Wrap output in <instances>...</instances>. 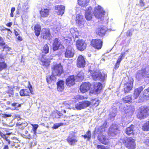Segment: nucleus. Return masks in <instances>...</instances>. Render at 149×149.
<instances>
[{
    "mask_svg": "<svg viewBox=\"0 0 149 149\" xmlns=\"http://www.w3.org/2000/svg\"><path fill=\"white\" fill-rule=\"evenodd\" d=\"M120 63H118V62H116V63L115 65V67H114L115 69L116 70L118 68L120 65Z\"/></svg>",
    "mask_w": 149,
    "mask_h": 149,
    "instance_id": "58",
    "label": "nucleus"
},
{
    "mask_svg": "<svg viewBox=\"0 0 149 149\" xmlns=\"http://www.w3.org/2000/svg\"><path fill=\"white\" fill-rule=\"evenodd\" d=\"M41 64L45 67H47L49 65V63L48 62H47L46 61H42Z\"/></svg>",
    "mask_w": 149,
    "mask_h": 149,
    "instance_id": "52",
    "label": "nucleus"
},
{
    "mask_svg": "<svg viewBox=\"0 0 149 149\" xmlns=\"http://www.w3.org/2000/svg\"><path fill=\"white\" fill-rule=\"evenodd\" d=\"M91 104V102L89 101H83L77 103L75 105V108L77 109L80 110L88 107Z\"/></svg>",
    "mask_w": 149,
    "mask_h": 149,
    "instance_id": "8",
    "label": "nucleus"
},
{
    "mask_svg": "<svg viewBox=\"0 0 149 149\" xmlns=\"http://www.w3.org/2000/svg\"><path fill=\"white\" fill-rule=\"evenodd\" d=\"M41 51L43 54H46L49 52V48L47 44L45 45L44 46L41 48Z\"/></svg>",
    "mask_w": 149,
    "mask_h": 149,
    "instance_id": "32",
    "label": "nucleus"
},
{
    "mask_svg": "<svg viewBox=\"0 0 149 149\" xmlns=\"http://www.w3.org/2000/svg\"><path fill=\"white\" fill-rule=\"evenodd\" d=\"M99 141L104 144H106L108 143V139L104 135H99L98 137Z\"/></svg>",
    "mask_w": 149,
    "mask_h": 149,
    "instance_id": "29",
    "label": "nucleus"
},
{
    "mask_svg": "<svg viewBox=\"0 0 149 149\" xmlns=\"http://www.w3.org/2000/svg\"><path fill=\"white\" fill-rule=\"evenodd\" d=\"M51 36L50 31L48 29L44 28L42 29L41 33L42 38L45 39L49 40Z\"/></svg>",
    "mask_w": 149,
    "mask_h": 149,
    "instance_id": "13",
    "label": "nucleus"
},
{
    "mask_svg": "<svg viewBox=\"0 0 149 149\" xmlns=\"http://www.w3.org/2000/svg\"><path fill=\"white\" fill-rule=\"evenodd\" d=\"M28 132L27 131H26L25 132V135L24 136V137L26 138L30 139L31 138V135L29 134H28Z\"/></svg>",
    "mask_w": 149,
    "mask_h": 149,
    "instance_id": "50",
    "label": "nucleus"
},
{
    "mask_svg": "<svg viewBox=\"0 0 149 149\" xmlns=\"http://www.w3.org/2000/svg\"><path fill=\"white\" fill-rule=\"evenodd\" d=\"M93 11L91 6H89L86 9L85 13V18L88 20H91L92 18Z\"/></svg>",
    "mask_w": 149,
    "mask_h": 149,
    "instance_id": "20",
    "label": "nucleus"
},
{
    "mask_svg": "<svg viewBox=\"0 0 149 149\" xmlns=\"http://www.w3.org/2000/svg\"><path fill=\"white\" fill-rule=\"evenodd\" d=\"M123 110H124V111H122V112L124 113L125 114H126V115H131L133 113L134 109L133 107L130 106L128 109H126L125 107H124Z\"/></svg>",
    "mask_w": 149,
    "mask_h": 149,
    "instance_id": "24",
    "label": "nucleus"
},
{
    "mask_svg": "<svg viewBox=\"0 0 149 149\" xmlns=\"http://www.w3.org/2000/svg\"><path fill=\"white\" fill-rule=\"evenodd\" d=\"M105 13V11L100 6L98 5L95 7L93 14L96 18L101 19L104 17Z\"/></svg>",
    "mask_w": 149,
    "mask_h": 149,
    "instance_id": "5",
    "label": "nucleus"
},
{
    "mask_svg": "<svg viewBox=\"0 0 149 149\" xmlns=\"http://www.w3.org/2000/svg\"><path fill=\"white\" fill-rule=\"evenodd\" d=\"M123 100L125 103H129L132 102V97L131 95L126 96L123 98Z\"/></svg>",
    "mask_w": 149,
    "mask_h": 149,
    "instance_id": "36",
    "label": "nucleus"
},
{
    "mask_svg": "<svg viewBox=\"0 0 149 149\" xmlns=\"http://www.w3.org/2000/svg\"><path fill=\"white\" fill-rule=\"evenodd\" d=\"M102 43V41L100 39L93 40L91 41V45L97 49L101 48Z\"/></svg>",
    "mask_w": 149,
    "mask_h": 149,
    "instance_id": "11",
    "label": "nucleus"
},
{
    "mask_svg": "<svg viewBox=\"0 0 149 149\" xmlns=\"http://www.w3.org/2000/svg\"><path fill=\"white\" fill-rule=\"evenodd\" d=\"M36 35L38 37L40 35L41 30V26L38 24L36 25L34 27Z\"/></svg>",
    "mask_w": 149,
    "mask_h": 149,
    "instance_id": "31",
    "label": "nucleus"
},
{
    "mask_svg": "<svg viewBox=\"0 0 149 149\" xmlns=\"http://www.w3.org/2000/svg\"><path fill=\"white\" fill-rule=\"evenodd\" d=\"M149 66L143 67L141 70H138L136 74V78L138 81L146 78V80H149Z\"/></svg>",
    "mask_w": 149,
    "mask_h": 149,
    "instance_id": "2",
    "label": "nucleus"
},
{
    "mask_svg": "<svg viewBox=\"0 0 149 149\" xmlns=\"http://www.w3.org/2000/svg\"><path fill=\"white\" fill-rule=\"evenodd\" d=\"M21 107V104L18 103L14 102L11 103L8 109H10L12 110H19V108Z\"/></svg>",
    "mask_w": 149,
    "mask_h": 149,
    "instance_id": "26",
    "label": "nucleus"
},
{
    "mask_svg": "<svg viewBox=\"0 0 149 149\" xmlns=\"http://www.w3.org/2000/svg\"><path fill=\"white\" fill-rule=\"evenodd\" d=\"M70 31L74 39L78 38L79 35L78 30L77 28H72L70 30Z\"/></svg>",
    "mask_w": 149,
    "mask_h": 149,
    "instance_id": "21",
    "label": "nucleus"
},
{
    "mask_svg": "<svg viewBox=\"0 0 149 149\" xmlns=\"http://www.w3.org/2000/svg\"><path fill=\"white\" fill-rule=\"evenodd\" d=\"M119 131L117 127V125L113 124L109 129L108 134L109 136H113L119 133Z\"/></svg>",
    "mask_w": 149,
    "mask_h": 149,
    "instance_id": "9",
    "label": "nucleus"
},
{
    "mask_svg": "<svg viewBox=\"0 0 149 149\" xmlns=\"http://www.w3.org/2000/svg\"><path fill=\"white\" fill-rule=\"evenodd\" d=\"M144 88L143 86H140L134 90L133 96L135 99L137 98L140 95V93L142 91H143Z\"/></svg>",
    "mask_w": 149,
    "mask_h": 149,
    "instance_id": "23",
    "label": "nucleus"
},
{
    "mask_svg": "<svg viewBox=\"0 0 149 149\" xmlns=\"http://www.w3.org/2000/svg\"><path fill=\"white\" fill-rule=\"evenodd\" d=\"M79 78L80 80H81L84 78V76L83 74H81V73L80 72L77 74V76L76 77V79Z\"/></svg>",
    "mask_w": 149,
    "mask_h": 149,
    "instance_id": "51",
    "label": "nucleus"
},
{
    "mask_svg": "<svg viewBox=\"0 0 149 149\" xmlns=\"http://www.w3.org/2000/svg\"><path fill=\"white\" fill-rule=\"evenodd\" d=\"M102 84L100 82L96 83L94 84V90L97 92L100 91L102 89Z\"/></svg>",
    "mask_w": 149,
    "mask_h": 149,
    "instance_id": "30",
    "label": "nucleus"
},
{
    "mask_svg": "<svg viewBox=\"0 0 149 149\" xmlns=\"http://www.w3.org/2000/svg\"><path fill=\"white\" fill-rule=\"evenodd\" d=\"M133 81V79H132L125 84L124 90L125 93H129L132 90V88Z\"/></svg>",
    "mask_w": 149,
    "mask_h": 149,
    "instance_id": "14",
    "label": "nucleus"
},
{
    "mask_svg": "<svg viewBox=\"0 0 149 149\" xmlns=\"http://www.w3.org/2000/svg\"><path fill=\"white\" fill-rule=\"evenodd\" d=\"M2 47L3 49L2 51H5L6 53H7L8 52L10 51L11 49V48L8 45L6 44Z\"/></svg>",
    "mask_w": 149,
    "mask_h": 149,
    "instance_id": "43",
    "label": "nucleus"
},
{
    "mask_svg": "<svg viewBox=\"0 0 149 149\" xmlns=\"http://www.w3.org/2000/svg\"><path fill=\"white\" fill-rule=\"evenodd\" d=\"M144 0H140V5L141 6H143L145 5V2L143 1Z\"/></svg>",
    "mask_w": 149,
    "mask_h": 149,
    "instance_id": "60",
    "label": "nucleus"
},
{
    "mask_svg": "<svg viewBox=\"0 0 149 149\" xmlns=\"http://www.w3.org/2000/svg\"><path fill=\"white\" fill-rule=\"evenodd\" d=\"M121 142L125 143L126 147L129 149H134L136 148L135 140L132 137L121 139Z\"/></svg>",
    "mask_w": 149,
    "mask_h": 149,
    "instance_id": "3",
    "label": "nucleus"
},
{
    "mask_svg": "<svg viewBox=\"0 0 149 149\" xmlns=\"http://www.w3.org/2000/svg\"><path fill=\"white\" fill-rule=\"evenodd\" d=\"M24 89V91H25V95L26 96H30L32 94L33 91L32 88Z\"/></svg>",
    "mask_w": 149,
    "mask_h": 149,
    "instance_id": "37",
    "label": "nucleus"
},
{
    "mask_svg": "<svg viewBox=\"0 0 149 149\" xmlns=\"http://www.w3.org/2000/svg\"><path fill=\"white\" fill-rule=\"evenodd\" d=\"M7 67V64L5 62H0V71L6 69Z\"/></svg>",
    "mask_w": 149,
    "mask_h": 149,
    "instance_id": "40",
    "label": "nucleus"
},
{
    "mask_svg": "<svg viewBox=\"0 0 149 149\" xmlns=\"http://www.w3.org/2000/svg\"><path fill=\"white\" fill-rule=\"evenodd\" d=\"M71 34L70 32V31H65V34L63 35V37L64 39L66 40H68V39L71 38Z\"/></svg>",
    "mask_w": 149,
    "mask_h": 149,
    "instance_id": "35",
    "label": "nucleus"
},
{
    "mask_svg": "<svg viewBox=\"0 0 149 149\" xmlns=\"http://www.w3.org/2000/svg\"><path fill=\"white\" fill-rule=\"evenodd\" d=\"M106 30L102 28H99L96 31V33L100 36L104 35Z\"/></svg>",
    "mask_w": 149,
    "mask_h": 149,
    "instance_id": "34",
    "label": "nucleus"
},
{
    "mask_svg": "<svg viewBox=\"0 0 149 149\" xmlns=\"http://www.w3.org/2000/svg\"><path fill=\"white\" fill-rule=\"evenodd\" d=\"M97 148L99 149H104V146L102 145H97Z\"/></svg>",
    "mask_w": 149,
    "mask_h": 149,
    "instance_id": "62",
    "label": "nucleus"
},
{
    "mask_svg": "<svg viewBox=\"0 0 149 149\" xmlns=\"http://www.w3.org/2000/svg\"><path fill=\"white\" fill-rule=\"evenodd\" d=\"M90 73L93 80H100L104 81L107 77L106 74L102 75L101 72L99 71L90 70Z\"/></svg>",
    "mask_w": 149,
    "mask_h": 149,
    "instance_id": "4",
    "label": "nucleus"
},
{
    "mask_svg": "<svg viewBox=\"0 0 149 149\" xmlns=\"http://www.w3.org/2000/svg\"><path fill=\"white\" fill-rule=\"evenodd\" d=\"M143 129L144 131L149 130V121L145 123L143 126Z\"/></svg>",
    "mask_w": 149,
    "mask_h": 149,
    "instance_id": "42",
    "label": "nucleus"
},
{
    "mask_svg": "<svg viewBox=\"0 0 149 149\" xmlns=\"http://www.w3.org/2000/svg\"><path fill=\"white\" fill-rule=\"evenodd\" d=\"M120 63H118V62H116V63L115 65V67H114L115 69L116 70L118 68L120 65Z\"/></svg>",
    "mask_w": 149,
    "mask_h": 149,
    "instance_id": "57",
    "label": "nucleus"
},
{
    "mask_svg": "<svg viewBox=\"0 0 149 149\" xmlns=\"http://www.w3.org/2000/svg\"><path fill=\"white\" fill-rule=\"evenodd\" d=\"M145 143L148 146H149V137L146 138L145 141Z\"/></svg>",
    "mask_w": 149,
    "mask_h": 149,
    "instance_id": "59",
    "label": "nucleus"
},
{
    "mask_svg": "<svg viewBox=\"0 0 149 149\" xmlns=\"http://www.w3.org/2000/svg\"><path fill=\"white\" fill-rule=\"evenodd\" d=\"M67 140L70 145H74L78 141L76 136L73 133L70 134Z\"/></svg>",
    "mask_w": 149,
    "mask_h": 149,
    "instance_id": "10",
    "label": "nucleus"
},
{
    "mask_svg": "<svg viewBox=\"0 0 149 149\" xmlns=\"http://www.w3.org/2000/svg\"><path fill=\"white\" fill-rule=\"evenodd\" d=\"M63 115L62 113L59 111H57L55 113V117L57 118H61Z\"/></svg>",
    "mask_w": 149,
    "mask_h": 149,
    "instance_id": "45",
    "label": "nucleus"
},
{
    "mask_svg": "<svg viewBox=\"0 0 149 149\" xmlns=\"http://www.w3.org/2000/svg\"><path fill=\"white\" fill-rule=\"evenodd\" d=\"M20 95L21 96H26L25 95V91L24 90V89H21L19 92Z\"/></svg>",
    "mask_w": 149,
    "mask_h": 149,
    "instance_id": "53",
    "label": "nucleus"
},
{
    "mask_svg": "<svg viewBox=\"0 0 149 149\" xmlns=\"http://www.w3.org/2000/svg\"><path fill=\"white\" fill-rule=\"evenodd\" d=\"M134 126L132 125L130 127H127L125 130L126 133L128 135H133V129Z\"/></svg>",
    "mask_w": 149,
    "mask_h": 149,
    "instance_id": "28",
    "label": "nucleus"
},
{
    "mask_svg": "<svg viewBox=\"0 0 149 149\" xmlns=\"http://www.w3.org/2000/svg\"><path fill=\"white\" fill-rule=\"evenodd\" d=\"M3 116L4 118L10 117L12 115L11 114H3Z\"/></svg>",
    "mask_w": 149,
    "mask_h": 149,
    "instance_id": "55",
    "label": "nucleus"
},
{
    "mask_svg": "<svg viewBox=\"0 0 149 149\" xmlns=\"http://www.w3.org/2000/svg\"><path fill=\"white\" fill-rule=\"evenodd\" d=\"M104 126H101L100 127V128L99 129V130H100V132H103L105 130V127Z\"/></svg>",
    "mask_w": 149,
    "mask_h": 149,
    "instance_id": "61",
    "label": "nucleus"
},
{
    "mask_svg": "<svg viewBox=\"0 0 149 149\" xmlns=\"http://www.w3.org/2000/svg\"><path fill=\"white\" fill-rule=\"evenodd\" d=\"M4 56L2 54H0V62H5Z\"/></svg>",
    "mask_w": 149,
    "mask_h": 149,
    "instance_id": "54",
    "label": "nucleus"
},
{
    "mask_svg": "<svg viewBox=\"0 0 149 149\" xmlns=\"http://www.w3.org/2000/svg\"><path fill=\"white\" fill-rule=\"evenodd\" d=\"M86 61L85 58L82 55L79 56L77 60V66L78 67L83 68L85 67Z\"/></svg>",
    "mask_w": 149,
    "mask_h": 149,
    "instance_id": "12",
    "label": "nucleus"
},
{
    "mask_svg": "<svg viewBox=\"0 0 149 149\" xmlns=\"http://www.w3.org/2000/svg\"><path fill=\"white\" fill-rule=\"evenodd\" d=\"M49 10L47 8H42L40 11L41 16L43 17H47L49 15Z\"/></svg>",
    "mask_w": 149,
    "mask_h": 149,
    "instance_id": "25",
    "label": "nucleus"
},
{
    "mask_svg": "<svg viewBox=\"0 0 149 149\" xmlns=\"http://www.w3.org/2000/svg\"><path fill=\"white\" fill-rule=\"evenodd\" d=\"M74 40L76 42V46L78 50L83 51L86 49V44L84 41L82 40H79V38L74 39Z\"/></svg>",
    "mask_w": 149,
    "mask_h": 149,
    "instance_id": "7",
    "label": "nucleus"
},
{
    "mask_svg": "<svg viewBox=\"0 0 149 149\" xmlns=\"http://www.w3.org/2000/svg\"><path fill=\"white\" fill-rule=\"evenodd\" d=\"M75 77L74 75L68 77L66 80V85L70 87L73 86L75 84Z\"/></svg>",
    "mask_w": 149,
    "mask_h": 149,
    "instance_id": "18",
    "label": "nucleus"
},
{
    "mask_svg": "<svg viewBox=\"0 0 149 149\" xmlns=\"http://www.w3.org/2000/svg\"><path fill=\"white\" fill-rule=\"evenodd\" d=\"M143 95L145 97H149V87L143 91Z\"/></svg>",
    "mask_w": 149,
    "mask_h": 149,
    "instance_id": "46",
    "label": "nucleus"
},
{
    "mask_svg": "<svg viewBox=\"0 0 149 149\" xmlns=\"http://www.w3.org/2000/svg\"><path fill=\"white\" fill-rule=\"evenodd\" d=\"M74 49L69 47L67 48L64 56L66 58H71L74 56Z\"/></svg>",
    "mask_w": 149,
    "mask_h": 149,
    "instance_id": "17",
    "label": "nucleus"
},
{
    "mask_svg": "<svg viewBox=\"0 0 149 149\" xmlns=\"http://www.w3.org/2000/svg\"><path fill=\"white\" fill-rule=\"evenodd\" d=\"M91 84L88 82H85L83 83L80 86V90L83 93L87 92L90 88Z\"/></svg>",
    "mask_w": 149,
    "mask_h": 149,
    "instance_id": "16",
    "label": "nucleus"
},
{
    "mask_svg": "<svg viewBox=\"0 0 149 149\" xmlns=\"http://www.w3.org/2000/svg\"><path fill=\"white\" fill-rule=\"evenodd\" d=\"M62 46L60 42V40L58 38H55L53 40V43L52 45V49L54 51L57 50L59 48Z\"/></svg>",
    "mask_w": 149,
    "mask_h": 149,
    "instance_id": "15",
    "label": "nucleus"
},
{
    "mask_svg": "<svg viewBox=\"0 0 149 149\" xmlns=\"http://www.w3.org/2000/svg\"><path fill=\"white\" fill-rule=\"evenodd\" d=\"M6 44L3 38L0 36V46L1 47L3 46Z\"/></svg>",
    "mask_w": 149,
    "mask_h": 149,
    "instance_id": "49",
    "label": "nucleus"
},
{
    "mask_svg": "<svg viewBox=\"0 0 149 149\" xmlns=\"http://www.w3.org/2000/svg\"><path fill=\"white\" fill-rule=\"evenodd\" d=\"M33 126V133L34 134H36V130L38 127V125L37 124H32Z\"/></svg>",
    "mask_w": 149,
    "mask_h": 149,
    "instance_id": "48",
    "label": "nucleus"
},
{
    "mask_svg": "<svg viewBox=\"0 0 149 149\" xmlns=\"http://www.w3.org/2000/svg\"><path fill=\"white\" fill-rule=\"evenodd\" d=\"M125 56V52H122L118 57L117 62L120 63L121 61L124 58Z\"/></svg>",
    "mask_w": 149,
    "mask_h": 149,
    "instance_id": "41",
    "label": "nucleus"
},
{
    "mask_svg": "<svg viewBox=\"0 0 149 149\" xmlns=\"http://www.w3.org/2000/svg\"><path fill=\"white\" fill-rule=\"evenodd\" d=\"M149 108L147 107H143L141 108L139 113L137 115V117L140 119H143L146 118L149 115Z\"/></svg>",
    "mask_w": 149,
    "mask_h": 149,
    "instance_id": "6",
    "label": "nucleus"
},
{
    "mask_svg": "<svg viewBox=\"0 0 149 149\" xmlns=\"http://www.w3.org/2000/svg\"><path fill=\"white\" fill-rule=\"evenodd\" d=\"M75 20L77 24L79 26L83 25L85 23L83 16L80 15L78 14L77 15Z\"/></svg>",
    "mask_w": 149,
    "mask_h": 149,
    "instance_id": "22",
    "label": "nucleus"
},
{
    "mask_svg": "<svg viewBox=\"0 0 149 149\" xmlns=\"http://www.w3.org/2000/svg\"><path fill=\"white\" fill-rule=\"evenodd\" d=\"M91 132L90 131H88L86 134L84 135H82V136L85 139H87V140L89 141L91 138Z\"/></svg>",
    "mask_w": 149,
    "mask_h": 149,
    "instance_id": "38",
    "label": "nucleus"
},
{
    "mask_svg": "<svg viewBox=\"0 0 149 149\" xmlns=\"http://www.w3.org/2000/svg\"><path fill=\"white\" fill-rule=\"evenodd\" d=\"M89 0H78V3L81 6H85L87 5Z\"/></svg>",
    "mask_w": 149,
    "mask_h": 149,
    "instance_id": "33",
    "label": "nucleus"
},
{
    "mask_svg": "<svg viewBox=\"0 0 149 149\" xmlns=\"http://www.w3.org/2000/svg\"><path fill=\"white\" fill-rule=\"evenodd\" d=\"M127 36H128L132 35V31L130 30H128L127 33Z\"/></svg>",
    "mask_w": 149,
    "mask_h": 149,
    "instance_id": "56",
    "label": "nucleus"
},
{
    "mask_svg": "<svg viewBox=\"0 0 149 149\" xmlns=\"http://www.w3.org/2000/svg\"><path fill=\"white\" fill-rule=\"evenodd\" d=\"M100 100H97L96 99H95L93 100H92V102H91L92 105L95 107H96L100 103Z\"/></svg>",
    "mask_w": 149,
    "mask_h": 149,
    "instance_id": "44",
    "label": "nucleus"
},
{
    "mask_svg": "<svg viewBox=\"0 0 149 149\" xmlns=\"http://www.w3.org/2000/svg\"><path fill=\"white\" fill-rule=\"evenodd\" d=\"M59 127V125L58 123H56L54 124L52 128L54 129H56L58 128Z\"/></svg>",
    "mask_w": 149,
    "mask_h": 149,
    "instance_id": "63",
    "label": "nucleus"
},
{
    "mask_svg": "<svg viewBox=\"0 0 149 149\" xmlns=\"http://www.w3.org/2000/svg\"><path fill=\"white\" fill-rule=\"evenodd\" d=\"M51 68L52 75L46 78L47 81L49 84L52 82H55L56 79L55 76H60L63 72V68L60 63L53 65Z\"/></svg>",
    "mask_w": 149,
    "mask_h": 149,
    "instance_id": "1",
    "label": "nucleus"
},
{
    "mask_svg": "<svg viewBox=\"0 0 149 149\" xmlns=\"http://www.w3.org/2000/svg\"><path fill=\"white\" fill-rule=\"evenodd\" d=\"M57 89L58 91H61L64 88V81L63 80H60L57 83Z\"/></svg>",
    "mask_w": 149,
    "mask_h": 149,
    "instance_id": "27",
    "label": "nucleus"
},
{
    "mask_svg": "<svg viewBox=\"0 0 149 149\" xmlns=\"http://www.w3.org/2000/svg\"><path fill=\"white\" fill-rule=\"evenodd\" d=\"M6 92L10 97H13L14 95V90L13 88L9 89Z\"/></svg>",
    "mask_w": 149,
    "mask_h": 149,
    "instance_id": "39",
    "label": "nucleus"
},
{
    "mask_svg": "<svg viewBox=\"0 0 149 149\" xmlns=\"http://www.w3.org/2000/svg\"><path fill=\"white\" fill-rule=\"evenodd\" d=\"M113 111L112 113L111 112L110 113L109 115L110 117L111 118H114L115 117L116 115V114L117 112V110L115 108L113 109Z\"/></svg>",
    "mask_w": 149,
    "mask_h": 149,
    "instance_id": "47",
    "label": "nucleus"
},
{
    "mask_svg": "<svg viewBox=\"0 0 149 149\" xmlns=\"http://www.w3.org/2000/svg\"><path fill=\"white\" fill-rule=\"evenodd\" d=\"M15 117L16 118H17L18 121H19L21 118L20 117V116L19 115H16L15 116Z\"/></svg>",
    "mask_w": 149,
    "mask_h": 149,
    "instance_id": "64",
    "label": "nucleus"
},
{
    "mask_svg": "<svg viewBox=\"0 0 149 149\" xmlns=\"http://www.w3.org/2000/svg\"><path fill=\"white\" fill-rule=\"evenodd\" d=\"M55 9L56 10V12L58 15H62L64 13L65 6L62 5L56 6Z\"/></svg>",
    "mask_w": 149,
    "mask_h": 149,
    "instance_id": "19",
    "label": "nucleus"
}]
</instances>
